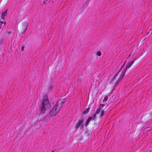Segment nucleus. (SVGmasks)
<instances>
[{
  "mask_svg": "<svg viewBox=\"0 0 152 152\" xmlns=\"http://www.w3.org/2000/svg\"><path fill=\"white\" fill-rule=\"evenodd\" d=\"M108 99V97L107 96H106L104 97V99L103 100V102H105V101H107Z\"/></svg>",
  "mask_w": 152,
  "mask_h": 152,
  "instance_id": "nucleus-13",
  "label": "nucleus"
},
{
  "mask_svg": "<svg viewBox=\"0 0 152 152\" xmlns=\"http://www.w3.org/2000/svg\"><path fill=\"white\" fill-rule=\"evenodd\" d=\"M7 10H6L4 12L2 13L1 18V19L2 20H3L5 17L7 16Z\"/></svg>",
  "mask_w": 152,
  "mask_h": 152,
  "instance_id": "nucleus-7",
  "label": "nucleus"
},
{
  "mask_svg": "<svg viewBox=\"0 0 152 152\" xmlns=\"http://www.w3.org/2000/svg\"><path fill=\"white\" fill-rule=\"evenodd\" d=\"M131 55V54H130L129 55V57Z\"/></svg>",
  "mask_w": 152,
  "mask_h": 152,
  "instance_id": "nucleus-20",
  "label": "nucleus"
},
{
  "mask_svg": "<svg viewBox=\"0 0 152 152\" xmlns=\"http://www.w3.org/2000/svg\"><path fill=\"white\" fill-rule=\"evenodd\" d=\"M51 152H54V151H52Z\"/></svg>",
  "mask_w": 152,
  "mask_h": 152,
  "instance_id": "nucleus-21",
  "label": "nucleus"
},
{
  "mask_svg": "<svg viewBox=\"0 0 152 152\" xmlns=\"http://www.w3.org/2000/svg\"><path fill=\"white\" fill-rule=\"evenodd\" d=\"M148 30L150 31V32H149V35H150L152 33V28H149L148 29Z\"/></svg>",
  "mask_w": 152,
  "mask_h": 152,
  "instance_id": "nucleus-14",
  "label": "nucleus"
},
{
  "mask_svg": "<svg viewBox=\"0 0 152 152\" xmlns=\"http://www.w3.org/2000/svg\"><path fill=\"white\" fill-rule=\"evenodd\" d=\"M47 0H45V1H43V5H45V2Z\"/></svg>",
  "mask_w": 152,
  "mask_h": 152,
  "instance_id": "nucleus-18",
  "label": "nucleus"
},
{
  "mask_svg": "<svg viewBox=\"0 0 152 152\" xmlns=\"http://www.w3.org/2000/svg\"><path fill=\"white\" fill-rule=\"evenodd\" d=\"M6 33L8 36H10L12 32L10 31H7L6 32Z\"/></svg>",
  "mask_w": 152,
  "mask_h": 152,
  "instance_id": "nucleus-12",
  "label": "nucleus"
},
{
  "mask_svg": "<svg viewBox=\"0 0 152 152\" xmlns=\"http://www.w3.org/2000/svg\"><path fill=\"white\" fill-rule=\"evenodd\" d=\"M0 23L1 24L0 28H1V26H2V24H4V26H5L6 24V22H4L2 21V20H0Z\"/></svg>",
  "mask_w": 152,
  "mask_h": 152,
  "instance_id": "nucleus-9",
  "label": "nucleus"
},
{
  "mask_svg": "<svg viewBox=\"0 0 152 152\" xmlns=\"http://www.w3.org/2000/svg\"><path fill=\"white\" fill-rule=\"evenodd\" d=\"M96 54L97 55V56H100L101 55V53L100 51H98L97 53Z\"/></svg>",
  "mask_w": 152,
  "mask_h": 152,
  "instance_id": "nucleus-15",
  "label": "nucleus"
},
{
  "mask_svg": "<svg viewBox=\"0 0 152 152\" xmlns=\"http://www.w3.org/2000/svg\"><path fill=\"white\" fill-rule=\"evenodd\" d=\"M87 5V2L85 3H84L83 4L84 7H86Z\"/></svg>",
  "mask_w": 152,
  "mask_h": 152,
  "instance_id": "nucleus-16",
  "label": "nucleus"
},
{
  "mask_svg": "<svg viewBox=\"0 0 152 152\" xmlns=\"http://www.w3.org/2000/svg\"><path fill=\"white\" fill-rule=\"evenodd\" d=\"M104 106V104H100V105L99 108H98L96 112L94 113L92 115V116H89L86 122V125H87L89 123V121L91 120H94V119L96 116V114H98L99 113L101 109Z\"/></svg>",
  "mask_w": 152,
  "mask_h": 152,
  "instance_id": "nucleus-4",
  "label": "nucleus"
},
{
  "mask_svg": "<svg viewBox=\"0 0 152 152\" xmlns=\"http://www.w3.org/2000/svg\"><path fill=\"white\" fill-rule=\"evenodd\" d=\"M103 107L101 109L100 111V113L99 114V116L101 117H102L104 115V111L102 110H101Z\"/></svg>",
  "mask_w": 152,
  "mask_h": 152,
  "instance_id": "nucleus-8",
  "label": "nucleus"
},
{
  "mask_svg": "<svg viewBox=\"0 0 152 152\" xmlns=\"http://www.w3.org/2000/svg\"><path fill=\"white\" fill-rule=\"evenodd\" d=\"M28 26V24L26 23H24L23 24V33H24L26 31Z\"/></svg>",
  "mask_w": 152,
  "mask_h": 152,
  "instance_id": "nucleus-6",
  "label": "nucleus"
},
{
  "mask_svg": "<svg viewBox=\"0 0 152 152\" xmlns=\"http://www.w3.org/2000/svg\"><path fill=\"white\" fill-rule=\"evenodd\" d=\"M126 62V61H125L124 64L122 66L121 68L119 69L118 72L116 73L114 77L110 81V84H113L114 83L115 81L117 79L114 85L115 86H117L120 83L124 77L127 69L129 68L132 65L134 62V61H129L127 63V65L126 66V67L124 71H122L121 73V70L122 68L124 66Z\"/></svg>",
  "mask_w": 152,
  "mask_h": 152,
  "instance_id": "nucleus-1",
  "label": "nucleus"
},
{
  "mask_svg": "<svg viewBox=\"0 0 152 152\" xmlns=\"http://www.w3.org/2000/svg\"><path fill=\"white\" fill-rule=\"evenodd\" d=\"M83 119H79L77 123L76 124L75 126V128L76 130L79 127L81 130H83Z\"/></svg>",
  "mask_w": 152,
  "mask_h": 152,
  "instance_id": "nucleus-5",
  "label": "nucleus"
},
{
  "mask_svg": "<svg viewBox=\"0 0 152 152\" xmlns=\"http://www.w3.org/2000/svg\"><path fill=\"white\" fill-rule=\"evenodd\" d=\"M53 88V86L51 85H50L48 88V90L49 91H51L52 90V88Z\"/></svg>",
  "mask_w": 152,
  "mask_h": 152,
  "instance_id": "nucleus-11",
  "label": "nucleus"
},
{
  "mask_svg": "<svg viewBox=\"0 0 152 152\" xmlns=\"http://www.w3.org/2000/svg\"><path fill=\"white\" fill-rule=\"evenodd\" d=\"M89 108L86 109L83 112V113L85 114L89 112Z\"/></svg>",
  "mask_w": 152,
  "mask_h": 152,
  "instance_id": "nucleus-10",
  "label": "nucleus"
},
{
  "mask_svg": "<svg viewBox=\"0 0 152 152\" xmlns=\"http://www.w3.org/2000/svg\"><path fill=\"white\" fill-rule=\"evenodd\" d=\"M24 47L23 46L22 47V48H21V50L22 51H23V50H24Z\"/></svg>",
  "mask_w": 152,
  "mask_h": 152,
  "instance_id": "nucleus-17",
  "label": "nucleus"
},
{
  "mask_svg": "<svg viewBox=\"0 0 152 152\" xmlns=\"http://www.w3.org/2000/svg\"><path fill=\"white\" fill-rule=\"evenodd\" d=\"M148 31L147 32V34H148V35H149V32H150V31H149V30H148Z\"/></svg>",
  "mask_w": 152,
  "mask_h": 152,
  "instance_id": "nucleus-19",
  "label": "nucleus"
},
{
  "mask_svg": "<svg viewBox=\"0 0 152 152\" xmlns=\"http://www.w3.org/2000/svg\"><path fill=\"white\" fill-rule=\"evenodd\" d=\"M65 101L66 100L65 99H61L59 100L50 112V115L51 116H52L55 115L58 112Z\"/></svg>",
  "mask_w": 152,
  "mask_h": 152,
  "instance_id": "nucleus-2",
  "label": "nucleus"
},
{
  "mask_svg": "<svg viewBox=\"0 0 152 152\" xmlns=\"http://www.w3.org/2000/svg\"><path fill=\"white\" fill-rule=\"evenodd\" d=\"M50 107V104L47 95L45 94L44 96L43 100L39 106L41 113L42 114L44 113L46 110L49 109Z\"/></svg>",
  "mask_w": 152,
  "mask_h": 152,
  "instance_id": "nucleus-3",
  "label": "nucleus"
}]
</instances>
